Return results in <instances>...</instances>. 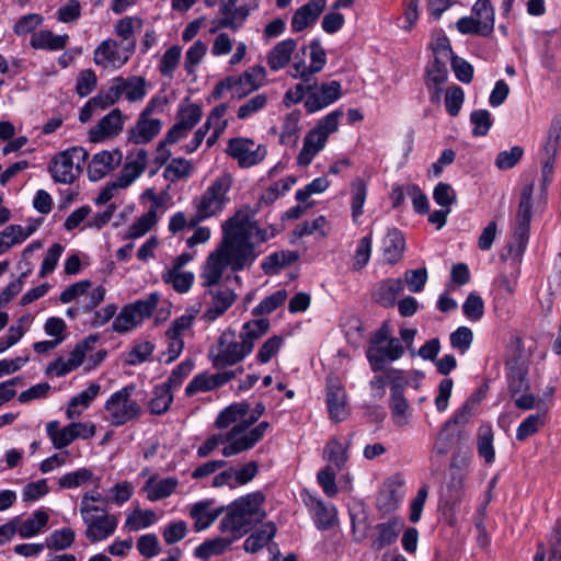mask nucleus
<instances>
[{
  "label": "nucleus",
  "mask_w": 561,
  "mask_h": 561,
  "mask_svg": "<svg viewBox=\"0 0 561 561\" xmlns=\"http://www.w3.org/2000/svg\"><path fill=\"white\" fill-rule=\"evenodd\" d=\"M404 247L402 232L396 228L388 230L381 244L385 261L389 264L398 263L403 255Z\"/></svg>",
  "instance_id": "473e14b6"
},
{
  "label": "nucleus",
  "mask_w": 561,
  "mask_h": 561,
  "mask_svg": "<svg viewBox=\"0 0 561 561\" xmlns=\"http://www.w3.org/2000/svg\"><path fill=\"white\" fill-rule=\"evenodd\" d=\"M161 128V119L139 115L135 126L128 131V141L136 145L148 144L159 135Z\"/></svg>",
  "instance_id": "393cba45"
},
{
  "label": "nucleus",
  "mask_w": 561,
  "mask_h": 561,
  "mask_svg": "<svg viewBox=\"0 0 561 561\" xmlns=\"http://www.w3.org/2000/svg\"><path fill=\"white\" fill-rule=\"evenodd\" d=\"M76 539V533L70 527L54 530L45 539V547L51 550H66L70 548Z\"/></svg>",
  "instance_id": "13d9d810"
},
{
  "label": "nucleus",
  "mask_w": 561,
  "mask_h": 561,
  "mask_svg": "<svg viewBox=\"0 0 561 561\" xmlns=\"http://www.w3.org/2000/svg\"><path fill=\"white\" fill-rule=\"evenodd\" d=\"M342 85L336 80L322 83L320 87L317 84L316 88H311L304 106L309 114H312L333 104L342 98Z\"/></svg>",
  "instance_id": "4468645a"
},
{
  "label": "nucleus",
  "mask_w": 561,
  "mask_h": 561,
  "mask_svg": "<svg viewBox=\"0 0 561 561\" xmlns=\"http://www.w3.org/2000/svg\"><path fill=\"white\" fill-rule=\"evenodd\" d=\"M265 76L264 67L254 66L245 70L240 77H236L237 96L242 98L259 89Z\"/></svg>",
  "instance_id": "c9c22d12"
},
{
  "label": "nucleus",
  "mask_w": 561,
  "mask_h": 561,
  "mask_svg": "<svg viewBox=\"0 0 561 561\" xmlns=\"http://www.w3.org/2000/svg\"><path fill=\"white\" fill-rule=\"evenodd\" d=\"M210 501H201L192 505L190 516L194 519L195 531L207 529L224 512L225 507H210Z\"/></svg>",
  "instance_id": "c756f323"
},
{
  "label": "nucleus",
  "mask_w": 561,
  "mask_h": 561,
  "mask_svg": "<svg viewBox=\"0 0 561 561\" xmlns=\"http://www.w3.org/2000/svg\"><path fill=\"white\" fill-rule=\"evenodd\" d=\"M147 151L145 149H136L128 157L125 165L123 167L119 176L116 179L118 186L127 187L130 185L141 173L147 165Z\"/></svg>",
  "instance_id": "4be33fe9"
},
{
  "label": "nucleus",
  "mask_w": 561,
  "mask_h": 561,
  "mask_svg": "<svg viewBox=\"0 0 561 561\" xmlns=\"http://www.w3.org/2000/svg\"><path fill=\"white\" fill-rule=\"evenodd\" d=\"M226 153L237 160L241 168H251L260 163L266 156V148L256 145L250 138L236 137L228 141Z\"/></svg>",
  "instance_id": "ddd939ff"
},
{
  "label": "nucleus",
  "mask_w": 561,
  "mask_h": 561,
  "mask_svg": "<svg viewBox=\"0 0 561 561\" xmlns=\"http://www.w3.org/2000/svg\"><path fill=\"white\" fill-rule=\"evenodd\" d=\"M533 194L534 183L526 184L520 192L518 208L512 228L513 240L508 244V254L515 261H520L528 245L533 217Z\"/></svg>",
  "instance_id": "423d86ee"
},
{
  "label": "nucleus",
  "mask_w": 561,
  "mask_h": 561,
  "mask_svg": "<svg viewBox=\"0 0 561 561\" xmlns=\"http://www.w3.org/2000/svg\"><path fill=\"white\" fill-rule=\"evenodd\" d=\"M49 520V515L43 511H35L28 518L18 522V535L21 538H32L42 533Z\"/></svg>",
  "instance_id": "ea45409f"
},
{
  "label": "nucleus",
  "mask_w": 561,
  "mask_h": 561,
  "mask_svg": "<svg viewBox=\"0 0 561 561\" xmlns=\"http://www.w3.org/2000/svg\"><path fill=\"white\" fill-rule=\"evenodd\" d=\"M118 82L122 87L123 94L129 102L140 101L147 93V82L142 77H131L128 79L118 77Z\"/></svg>",
  "instance_id": "6e6d98bb"
},
{
  "label": "nucleus",
  "mask_w": 561,
  "mask_h": 561,
  "mask_svg": "<svg viewBox=\"0 0 561 561\" xmlns=\"http://www.w3.org/2000/svg\"><path fill=\"white\" fill-rule=\"evenodd\" d=\"M328 137L324 133L314 127L307 133L304 139L302 148L297 157V163L300 167H307L313 158L324 148Z\"/></svg>",
  "instance_id": "cd10ccee"
},
{
  "label": "nucleus",
  "mask_w": 561,
  "mask_h": 561,
  "mask_svg": "<svg viewBox=\"0 0 561 561\" xmlns=\"http://www.w3.org/2000/svg\"><path fill=\"white\" fill-rule=\"evenodd\" d=\"M472 16L481 24L482 36H489L494 30V10L490 0H477L472 7Z\"/></svg>",
  "instance_id": "de8ad7c7"
},
{
  "label": "nucleus",
  "mask_w": 561,
  "mask_h": 561,
  "mask_svg": "<svg viewBox=\"0 0 561 561\" xmlns=\"http://www.w3.org/2000/svg\"><path fill=\"white\" fill-rule=\"evenodd\" d=\"M93 473L88 468H80L75 471L61 476L58 480V485L61 489H75L90 481Z\"/></svg>",
  "instance_id": "338daca9"
},
{
  "label": "nucleus",
  "mask_w": 561,
  "mask_h": 561,
  "mask_svg": "<svg viewBox=\"0 0 561 561\" xmlns=\"http://www.w3.org/2000/svg\"><path fill=\"white\" fill-rule=\"evenodd\" d=\"M403 290V283L400 278H388L378 283L371 294L374 301L382 307H392L398 295Z\"/></svg>",
  "instance_id": "7c9ffc66"
},
{
  "label": "nucleus",
  "mask_w": 561,
  "mask_h": 561,
  "mask_svg": "<svg viewBox=\"0 0 561 561\" xmlns=\"http://www.w3.org/2000/svg\"><path fill=\"white\" fill-rule=\"evenodd\" d=\"M404 347L399 339H391L379 346H368L366 356L373 371H380L387 362L402 357Z\"/></svg>",
  "instance_id": "dca6fc26"
},
{
  "label": "nucleus",
  "mask_w": 561,
  "mask_h": 561,
  "mask_svg": "<svg viewBox=\"0 0 561 561\" xmlns=\"http://www.w3.org/2000/svg\"><path fill=\"white\" fill-rule=\"evenodd\" d=\"M101 389V386L96 382H92L89 387L75 396L67 408L66 415L69 420H73L81 415L82 411L85 410L91 402L96 398Z\"/></svg>",
  "instance_id": "4c0bfd02"
},
{
  "label": "nucleus",
  "mask_w": 561,
  "mask_h": 561,
  "mask_svg": "<svg viewBox=\"0 0 561 561\" xmlns=\"http://www.w3.org/2000/svg\"><path fill=\"white\" fill-rule=\"evenodd\" d=\"M194 172V164L184 158H173L163 170L164 180L176 183L188 179Z\"/></svg>",
  "instance_id": "c03bdc74"
},
{
  "label": "nucleus",
  "mask_w": 561,
  "mask_h": 561,
  "mask_svg": "<svg viewBox=\"0 0 561 561\" xmlns=\"http://www.w3.org/2000/svg\"><path fill=\"white\" fill-rule=\"evenodd\" d=\"M158 520L157 514L152 510L134 508L124 523V529L127 531H138L153 525Z\"/></svg>",
  "instance_id": "37998d69"
},
{
  "label": "nucleus",
  "mask_w": 561,
  "mask_h": 561,
  "mask_svg": "<svg viewBox=\"0 0 561 561\" xmlns=\"http://www.w3.org/2000/svg\"><path fill=\"white\" fill-rule=\"evenodd\" d=\"M347 447L348 444L343 445L337 438H330L323 449V457L329 461L328 466H332L337 471H341L348 459Z\"/></svg>",
  "instance_id": "49530a36"
},
{
  "label": "nucleus",
  "mask_w": 561,
  "mask_h": 561,
  "mask_svg": "<svg viewBox=\"0 0 561 561\" xmlns=\"http://www.w3.org/2000/svg\"><path fill=\"white\" fill-rule=\"evenodd\" d=\"M325 0H312L299 9L293 15V32H301L313 24L325 8Z\"/></svg>",
  "instance_id": "bb28decb"
},
{
  "label": "nucleus",
  "mask_w": 561,
  "mask_h": 561,
  "mask_svg": "<svg viewBox=\"0 0 561 561\" xmlns=\"http://www.w3.org/2000/svg\"><path fill=\"white\" fill-rule=\"evenodd\" d=\"M88 156L84 148L71 147L53 157L48 171L55 182L71 184L80 175Z\"/></svg>",
  "instance_id": "0eeeda50"
},
{
  "label": "nucleus",
  "mask_w": 561,
  "mask_h": 561,
  "mask_svg": "<svg viewBox=\"0 0 561 561\" xmlns=\"http://www.w3.org/2000/svg\"><path fill=\"white\" fill-rule=\"evenodd\" d=\"M216 285L217 284L207 287L208 294L213 298L211 305L206 309V311L203 314V319L207 322H213L222 314H225V312L237 300V295L232 289L220 286L214 288Z\"/></svg>",
  "instance_id": "a211bd4d"
},
{
  "label": "nucleus",
  "mask_w": 561,
  "mask_h": 561,
  "mask_svg": "<svg viewBox=\"0 0 561 561\" xmlns=\"http://www.w3.org/2000/svg\"><path fill=\"white\" fill-rule=\"evenodd\" d=\"M404 478L394 474L387 479L377 497V508L383 514L396 511L404 497Z\"/></svg>",
  "instance_id": "2eb2a0df"
},
{
  "label": "nucleus",
  "mask_w": 561,
  "mask_h": 561,
  "mask_svg": "<svg viewBox=\"0 0 561 561\" xmlns=\"http://www.w3.org/2000/svg\"><path fill=\"white\" fill-rule=\"evenodd\" d=\"M325 402L332 421L342 422L348 416L346 391L337 379L328 380Z\"/></svg>",
  "instance_id": "f3484780"
},
{
  "label": "nucleus",
  "mask_w": 561,
  "mask_h": 561,
  "mask_svg": "<svg viewBox=\"0 0 561 561\" xmlns=\"http://www.w3.org/2000/svg\"><path fill=\"white\" fill-rule=\"evenodd\" d=\"M232 182L231 175L225 173L216 178L199 196L193 199L194 215L191 217L190 228H195L199 222L217 217L224 211L230 203L229 192Z\"/></svg>",
  "instance_id": "39448f33"
},
{
  "label": "nucleus",
  "mask_w": 561,
  "mask_h": 561,
  "mask_svg": "<svg viewBox=\"0 0 561 561\" xmlns=\"http://www.w3.org/2000/svg\"><path fill=\"white\" fill-rule=\"evenodd\" d=\"M135 488L129 481H121L108 489L105 496L106 504H115L122 506L130 500Z\"/></svg>",
  "instance_id": "052dcab7"
},
{
  "label": "nucleus",
  "mask_w": 561,
  "mask_h": 561,
  "mask_svg": "<svg viewBox=\"0 0 561 561\" xmlns=\"http://www.w3.org/2000/svg\"><path fill=\"white\" fill-rule=\"evenodd\" d=\"M284 344V339L279 335L268 337L259 348L255 360L260 365L267 364L278 354Z\"/></svg>",
  "instance_id": "0e129e2a"
},
{
  "label": "nucleus",
  "mask_w": 561,
  "mask_h": 561,
  "mask_svg": "<svg viewBox=\"0 0 561 561\" xmlns=\"http://www.w3.org/2000/svg\"><path fill=\"white\" fill-rule=\"evenodd\" d=\"M494 433L489 424H483L478 428L477 434V449L480 457L486 463H492L495 459V451L493 447Z\"/></svg>",
  "instance_id": "09e8293b"
},
{
  "label": "nucleus",
  "mask_w": 561,
  "mask_h": 561,
  "mask_svg": "<svg viewBox=\"0 0 561 561\" xmlns=\"http://www.w3.org/2000/svg\"><path fill=\"white\" fill-rule=\"evenodd\" d=\"M389 408L391 410L392 421L396 426L402 427L409 424L410 405L407 399L403 397L401 389H393V393L390 396Z\"/></svg>",
  "instance_id": "a18cd8bd"
},
{
  "label": "nucleus",
  "mask_w": 561,
  "mask_h": 561,
  "mask_svg": "<svg viewBox=\"0 0 561 561\" xmlns=\"http://www.w3.org/2000/svg\"><path fill=\"white\" fill-rule=\"evenodd\" d=\"M181 54V47L178 45L171 46L165 50L159 64V71L163 77L171 78L173 76L174 70L179 66Z\"/></svg>",
  "instance_id": "774afa93"
},
{
  "label": "nucleus",
  "mask_w": 561,
  "mask_h": 561,
  "mask_svg": "<svg viewBox=\"0 0 561 561\" xmlns=\"http://www.w3.org/2000/svg\"><path fill=\"white\" fill-rule=\"evenodd\" d=\"M259 211L260 205H244L222 224L221 243L208 254L202 267L203 287L219 283L227 267L233 272L242 271L255 261L257 254L251 238Z\"/></svg>",
  "instance_id": "f257e3e1"
},
{
  "label": "nucleus",
  "mask_w": 561,
  "mask_h": 561,
  "mask_svg": "<svg viewBox=\"0 0 561 561\" xmlns=\"http://www.w3.org/2000/svg\"><path fill=\"white\" fill-rule=\"evenodd\" d=\"M160 300L159 293H151L144 299L128 304L122 308L113 321L112 329L117 333H126L150 318Z\"/></svg>",
  "instance_id": "1a4fd4ad"
},
{
  "label": "nucleus",
  "mask_w": 561,
  "mask_h": 561,
  "mask_svg": "<svg viewBox=\"0 0 561 561\" xmlns=\"http://www.w3.org/2000/svg\"><path fill=\"white\" fill-rule=\"evenodd\" d=\"M173 402L172 390L163 383L154 386L152 398L149 402V410L151 414L161 415L165 413L171 403Z\"/></svg>",
  "instance_id": "5fc2aeb1"
},
{
  "label": "nucleus",
  "mask_w": 561,
  "mask_h": 561,
  "mask_svg": "<svg viewBox=\"0 0 561 561\" xmlns=\"http://www.w3.org/2000/svg\"><path fill=\"white\" fill-rule=\"evenodd\" d=\"M46 433L56 449H62L76 440L69 424L60 427V423L56 420L46 424Z\"/></svg>",
  "instance_id": "864d4df0"
},
{
  "label": "nucleus",
  "mask_w": 561,
  "mask_h": 561,
  "mask_svg": "<svg viewBox=\"0 0 561 561\" xmlns=\"http://www.w3.org/2000/svg\"><path fill=\"white\" fill-rule=\"evenodd\" d=\"M300 111H293L284 117L279 136V142L282 145L293 147L297 144L300 135Z\"/></svg>",
  "instance_id": "a19ab883"
},
{
  "label": "nucleus",
  "mask_w": 561,
  "mask_h": 561,
  "mask_svg": "<svg viewBox=\"0 0 561 561\" xmlns=\"http://www.w3.org/2000/svg\"><path fill=\"white\" fill-rule=\"evenodd\" d=\"M296 260L297 255L291 251L276 252L265 257L262 263V270L266 274H274L279 268L291 264Z\"/></svg>",
  "instance_id": "680f3d73"
},
{
  "label": "nucleus",
  "mask_w": 561,
  "mask_h": 561,
  "mask_svg": "<svg viewBox=\"0 0 561 561\" xmlns=\"http://www.w3.org/2000/svg\"><path fill=\"white\" fill-rule=\"evenodd\" d=\"M157 222V210L150 207L149 210L137 218L128 228L124 239H137L145 236Z\"/></svg>",
  "instance_id": "4d7b16f0"
},
{
  "label": "nucleus",
  "mask_w": 561,
  "mask_h": 561,
  "mask_svg": "<svg viewBox=\"0 0 561 561\" xmlns=\"http://www.w3.org/2000/svg\"><path fill=\"white\" fill-rule=\"evenodd\" d=\"M178 485L179 480L174 477L157 480V476H152L146 481L144 491L149 501L156 502L173 494Z\"/></svg>",
  "instance_id": "72a5a7b5"
},
{
  "label": "nucleus",
  "mask_w": 561,
  "mask_h": 561,
  "mask_svg": "<svg viewBox=\"0 0 561 561\" xmlns=\"http://www.w3.org/2000/svg\"><path fill=\"white\" fill-rule=\"evenodd\" d=\"M305 503L318 529L328 530L335 524L336 511L333 505H327L322 500L310 494L305 499Z\"/></svg>",
  "instance_id": "5701e85b"
},
{
  "label": "nucleus",
  "mask_w": 561,
  "mask_h": 561,
  "mask_svg": "<svg viewBox=\"0 0 561 561\" xmlns=\"http://www.w3.org/2000/svg\"><path fill=\"white\" fill-rule=\"evenodd\" d=\"M142 26V20L136 16H126L118 20L114 25V33L121 38L118 42L135 53L136 37L135 32Z\"/></svg>",
  "instance_id": "f704fd0d"
},
{
  "label": "nucleus",
  "mask_w": 561,
  "mask_h": 561,
  "mask_svg": "<svg viewBox=\"0 0 561 561\" xmlns=\"http://www.w3.org/2000/svg\"><path fill=\"white\" fill-rule=\"evenodd\" d=\"M133 55L134 51L123 46L118 41L107 38L94 49L93 61L104 69H119L127 64Z\"/></svg>",
  "instance_id": "f8f14e48"
},
{
  "label": "nucleus",
  "mask_w": 561,
  "mask_h": 561,
  "mask_svg": "<svg viewBox=\"0 0 561 561\" xmlns=\"http://www.w3.org/2000/svg\"><path fill=\"white\" fill-rule=\"evenodd\" d=\"M462 489V478L460 476H451L449 483L446 485V490L443 491L440 495L439 507L443 510V514L446 516L449 524H453L454 511L461 501Z\"/></svg>",
  "instance_id": "a878e982"
},
{
  "label": "nucleus",
  "mask_w": 561,
  "mask_h": 561,
  "mask_svg": "<svg viewBox=\"0 0 561 561\" xmlns=\"http://www.w3.org/2000/svg\"><path fill=\"white\" fill-rule=\"evenodd\" d=\"M296 48L297 41L293 38H286L275 44L266 54L268 68L276 72L287 67Z\"/></svg>",
  "instance_id": "b1692460"
},
{
  "label": "nucleus",
  "mask_w": 561,
  "mask_h": 561,
  "mask_svg": "<svg viewBox=\"0 0 561 561\" xmlns=\"http://www.w3.org/2000/svg\"><path fill=\"white\" fill-rule=\"evenodd\" d=\"M236 540L229 535L224 534L221 537H215L205 540L194 550V556L201 560L207 561L213 556H219L227 551Z\"/></svg>",
  "instance_id": "e433bc0d"
},
{
  "label": "nucleus",
  "mask_w": 561,
  "mask_h": 561,
  "mask_svg": "<svg viewBox=\"0 0 561 561\" xmlns=\"http://www.w3.org/2000/svg\"><path fill=\"white\" fill-rule=\"evenodd\" d=\"M506 378L508 390L512 396L528 389V367L529 358L526 353L518 346L510 350L506 362Z\"/></svg>",
  "instance_id": "9b49d317"
},
{
  "label": "nucleus",
  "mask_w": 561,
  "mask_h": 561,
  "mask_svg": "<svg viewBox=\"0 0 561 561\" xmlns=\"http://www.w3.org/2000/svg\"><path fill=\"white\" fill-rule=\"evenodd\" d=\"M161 279L164 284L170 285L178 294H185L191 290L195 275L193 272L163 271Z\"/></svg>",
  "instance_id": "3c124183"
},
{
  "label": "nucleus",
  "mask_w": 561,
  "mask_h": 561,
  "mask_svg": "<svg viewBox=\"0 0 561 561\" xmlns=\"http://www.w3.org/2000/svg\"><path fill=\"white\" fill-rule=\"evenodd\" d=\"M268 319L250 320L237 332L225 329L214 345L208 348L207 357L215 369H225L243 362L254 350L255 343L270 330Z\"/></svg>",
  "instance_id": "f03ea898"
},
{
  "label": "nucleus",
  "mask_w": 561,
  "mask_h": 561,
  "mask_svg": "<svg viewBox=\"0 0 561 561\" xmlns=\"http://www.w3.org/2000/svg\"><path fill=\"white\" fill-rule=\"evenodd\" d=\"M264 501L265 496L260 491L234 500L225 508L226 514L218 525L219 531L229 534L236 541L251 533L266 517Z\"/></svg>",
  "instance_id": "20e7f679"
},
{
  "label": "nucleus",
  "mask_w": 561,
  "mask_h": 561,
  "mask_svg": "<svg viewBox=\"0 0 561 561\" xmlns=\"http://www.w3.org/2000/svg\"><path fill=\"white\" fill-rule=\"evenodd\" d=\"M220 13L222 18L218 22V27L238 31L245 22L250 10L247 5L233 8V4H221Z\"/></svg>",
  "instance_id": "58836bf2"
},
{
  "label": "nucleus",
  "mask_w": 561,
  "mask_h": 561,
  "mask_svg": "<svg viewBox=\"0 0 561 561\" xmlns=\"http://www.w3.org/2000/svg\"><path fill=\"white\" fill-rule=\"evenodd\" d=\"M249 411L248 402H238L230 404L218 414L216 427L219 430L230 427L225 434L227 445L221 450L225 457H232L253 448L268 431L271 425L267 421H262L249 430L247 423Z\"/></svg>",
  "instance_id": "7ed1b4c3"
},
{
  "label": "nucleus",
  "mask_w": 561,
  "mask_h": 561,
  "mask_svg": "<svg viewBox=\"0 0 561 561\" xmlns=\"http://www.w3.org/2000/svg\"><path fill=\"white\" fill-rule=\"evenodd\" d=\"M287 296L288 294L286 289H278L274 291L253 308V316L259 317L263 314H270L285 302Z\"/></svg>",
  "instance_id": "e2e57ef3"
},
{
  "label": "nucleus",
  "mask_w": 561,
  "mask_h": 561,
  "mask_svg": "<svg viewBox=\"0 0 561 561\" xmlns=\"http://www.w3.org/2000/svg\"><path fill=\"white\" fill-rule=\"evenodd\" d=\"M87 347L88 345L85 342L77 344L67 357L59 356L57 359L51 362L46 367V375L61 377L78 368L85 357Z\"/></svg>",
  "instance_id": "412c9836"
},
{
  "label": "nucleus",
  "mask_w": 561,
  "mask_h": 561,
  "mask_svg": "<svg viewBox=\"0 0 561 561\" xmlns=\"http://www.w3.org/2000/svg\"><path fill=\"white\" fill-rule=\"evenodd\" d=\"M123 129V116L118 108L112 110L89 131L91 142H100L105 138L118 135Z\"/></svg>",
  "instance_id": "aec40b11"
},
{
  "label": "nucleus",
  "mask_w": 561,
  "mask_h": 561,
  "mask_svg": "<svg viewBox=\"0 0 561 561\" xmlns=\"http://www.w3.org/2000/svg\"><path fill=\"white\" fill-rule=\"evenodd\" d=\"M135 386L128 385L112 393L104 404L106 420L114 426H122L141 414L140 404L133 399Z\"/></svg>",
  "instance_id": "6e6552de"
},
{
  "label": "nucleus",
  "mask_w": 561,
  "mask_h": 561,
  "mask_svg": "<svg viewBox=\"0 0 561 561\" xmlns=\"http://www.w3.org/2000/svg\"><path fill=\"white\" fill-rule=\"evenodd\" d=\"M277 526L274 522L263 523L260 528L252 531L243 542V549L248 553H256L274 539Z\"/></svg>",
  "instance_id": "c85d7f7f"
},
{
  "label": "nucleus",
  "mask_w": 561,
  "mask_h": 561,
  "mask_svg": "<svg viewBox=\"0 0 561 561\" xmlns=\"http://www.w3.org/2000/svg\"><path fill=\"white\" fill-rule=\"evenodd\" d=\"M367 184L362 178H355L351 183V210L353 221L356 222L363 215V207L367 198Z\"/></svg>",
  "instance_id": "8fccbe9b"
},
{
  "label": "nucleus",
  "mask_w": 561,
  "mask_h": 561,
  "mask_svg": "<svg viewBox=\"0 0 561 561\" xmlns=\"http://www.w3.org/2000/svg\"><path fill=\"white\" fill-rule=\"evenodd\" d=\"M295 182L296 179L293 176H288L286 179H282L275 182L261 194V196L259 197L257 202L254 205H260L261 209L263 206H268L273 204L286 192H288L295 184Z\"/></svg>",
  "instance_id": "603ef678"
},
{
  "label": "nucleus",
  "mask_w": 561,
  "mask_h": 561,
  "mask_svg": "<svg viewBox=\"0 0 561 561\" xmlns=\"http://www.w3.org/2000/svg\"><path fill=\"white\" fill-rule=\"evenodd\" d=\"M123 154L119 150L95 153L88 165L89 179L94 182L103 179L121 164Z\"/></svg>",
  "instance_id": "6ab92c4d"
},
{
  "label": "nucleus",
  "mask_w": 561,
  "mask_h": 561,
  "mask_svg": "<svg viewBox=\"0 0 561 561\" xmlns=\"http://www.w3.org/2000/svg\"><path fill=\"white\" fill-rule=\"evenodd\" d=\"M68 42V34L56 35L49 30H41L32 34L30 45L34 49L57 51L64 49Z\"/></svg>",
  "instance_id": "2f4dec72"
},
{
  "label": "nucleus",
  "mask_w": 561,
  "mask_h": 561,
  "mask_svg": "<svg viewBox=\"0 0 561 561\" xmlns=\"http://www.w3.org/2000/svg\"><path fill=\"white\" fill-rule=\"evenodd\" d=\"M80 515L85 525L84 536L92 543L110 538L118 525V517L110 514L106 508L100 512L85 511Z\"/></svg>",
  "instance_id": "9d476101"
},
{
  "label": "nucleus",
  "mask_w": 561,
  "mask_h": 561,
  "mask_svg": "<svg viewBox=\"0 0 561 561\" xmlns=\"http://www.w3.org/2000/svg\"><path fill=\"white\" fill-rule=\"evenodd\" d=\"M402 527V524L397 520L392 519L387 523H381L376 526L377 536L373 542V548L375 550H381L387 546H390L393 543L398 536L400 528Z\"/></svg>",
  "instance_id": "79ce46f5"
},
{
  "label": "nucleus",
  "mask_w": 561,
  "mask_h": 561,
  "mask_svg": "<svg viewBox=\"0 0 561 561\" xmlns=\"http://www.w3.org/2000/svg\"><path fill=\"white\" fill-rule=\"evenodd\" d=\"M448 78L446 61L434 59L425 68V84H444Z\"/></svg>",
  "instance_id": "69168bd1"
},
{
  "label": "nucleus",
  "mask_w": 561,
  "mask_h": 561,
  "mask_svg": "<svg viewBox=\"0 0 561 561\" xmlns=\"http://www.w3.org/2000/svg\"><path fill=\"white\" fill-rule=\"evenodd\" d=\"M202 116V107L198 104L188 103L180 106L176 114V122L191 131L201 121Z\"/></svg>",
  "instance_id": "bf43d9fd"
}]
</instances>
